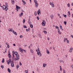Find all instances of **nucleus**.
Masks as SVG:
<instances>
[{"label":"nucleus","instance_id":"f257e3e1","mask_svg":"<svg viewBox=\"0 0 73 73\" xmlns=\"http://www.w3.org/2000/svg\"><path fill=\"white\" fill-rule=\"evenodd\" d=\"M50 5L52 7H54V5L53 3H52V2H50L49 3Z\"/></svg>","mask_w":73,"mask_h":73},{"label":"nucleus","instance_id":"f03ea898","mask_svg":"<svg viewBox=\"0 0 73 73\" xmlns=\"http://www.w3.org/2000/svg\"><path fill=\"white\" fill-rule=\"evenodd\" d=\"M45 21L43 20V22H42V25L43 26H45Z\"/></svg>","mask_w":73,"mask_h":73},{"label":"nucleus","instance_id":"7ed1b4c3","mask_svg":"<svg viewBox=\"0 0 73 73\" xmlns=\"http://www.w3.org/2000/svg\"><path fill=\"white\" fill-rule=\"evenodd\" d=\"M8 56L9 58H11L12 57V56H11V54H8Z\"/></svg>","mask_w":73,"mask_h":73},{"label":"nucleus","instance_id":"20e7f679","mask_svg":"<svg viewBox=\"0 0 73 73\" xmlns=\"http://www.w3.org/2000/svg\"><path fill=\"white\" fill-rule=\"evenodd\" d=\"M16 9H20L21 8L19 6H18L17 5H16Z\"/></svg>","mask_w":73,"mask_h":73},{"label":"nucleus","instance_id":"39448f33","mask_svg":"<svg viewBox=\"0 0 73 73\" xmlns=\"http://www.w3.org/2000/svg\"><path fill=\"white\" fill-rule=\"evenodd\" d=\"M11 2L13 5H14L15 4V1L14 0H11Z\"/></svg>","mask_w":73,"mask_h":73},{"label":"nucleus","instance_id":"423d86ee","mask_svg":"<svg viewBox=\"0 0 73 73\" xmlns=\"http://www.w3.org/2000/svg\"><path fill=\"white\" fill-rule=\"evenodd\" d=\"M37 13H38V14L39 15V13L40 14V9H39L38 11L37 12Z\"/></svg>","mask_w":73,"mask_h":73},{"label":"nucleus","instance_id":"0eeeda50","mask_svg":"<svg viewBox=\"0 0 73 73\" xmlns=\"http://www.w3.org/2000/svg\"><path fill=\"white\" fill-rule=\"evenodd\" d=\"M38 3H35V7H38Z\"/></svg>","mask_w":73,"mask_h":73},{"label":"nucleus","instance_id":"6e6552de","mask_svg":"<svg viewBox=\"0 0 73 73\" xmlns=\"http://www.w3.org/2000/svg\"><path fill=\"white\" fill-rule=\"evenodd\" d=\"M5 5H3L2 7L3 10H5Z\"/></svg>","mask_w":73,"mask_h":73},{"label":"nucleus","instance_id":"1a4fd4ad","mask_svg":"<svg viewBox=\"0 0 73 73\" xmlns=\"http://www.w3.org/2000/svg\"><path fill=\"white\" fill-rule=\"evenodd\" d=\"M22 2L23 3V5L26 4V3L25 2V1H24L23 0H22Z\"/></svg>","mask_w":73,"mask_h":73},{"label":"nucleus","instance_id":"9d476101","mask_svg":"<svg viewBox=\"0 0 73 73\" xmlns=\"http://www.w3.org/2000/svg\"><path fill=\"white\" fill-rule=\"evenodd\" d=\"M11 66L12 67H13L14 66V64H13V63H11Z\"/></svg>","mask_w":73,"mask_h":73},{"label":"nucleus","instance_id":"9b49d317","mask_svg":"<svg viewBox=\"0 0 73 73\" xmlns=\"http://www.w3.org/2000/svg\"><path fill=\"white\" fill-rule=\"evenodd\" d=\"M7 64H9V62H11V61H9V60H7Z\"/></svg>","mask_w":73,"mask_h":73},{"label":"nucleus","instance_id":"f8f14e48","mask_svg":"<svg viewBox=\"0 0 73 73\" xmlns=\"http://www.w3.org/2000/svg\"><path fill=\"white\" fill-rule=\"evenodd\" d=\"M46 64L43 63V67H45V66H46Z\"/></svg>","mask_w":73,"mask_h":73},{"label":"nucleus","instance_id":"ddd939ff","mask_svg":"<svg viewBox=\"0 0 73 73\" xmlns=\"http://www.w3.org/2000/svg\"><path fill=\"white\" fill-rule=\"evenodd\" d=\"M50 18H51V19H53V15H52L50 16Z\"/></svg>","mask_w":73,"mask_h":73},{"label":"nucleus","instance_id":"4468645a","mask_svg":"<svg viewBox=\"0 0 73 73\" xmlns=\"http://www.w3.org/2000/svg\"><path fill=\"white\" fill-rule=\"evenodd\" d=\"M73 50V49L72 48H70L69 50V52H72V50Z\"/></svg>","mask_w":73,"mask_h":73},{"label":"nucleus","instance_id":"2eb2a0df","mask_svg":"<svg viewBox=\"0 0 73 73\" xmlns=\"http://www.w3.org/2000/svg\"><path fill=\"white\" fill-rule=\"evenodd\" d=\"M5 10L6 11H7L8 10V7H5Z\"/></svg>","mask_w":73,"mask_h":73},{"label":"nucleus","instance_id":"dca6fc26","mask_svg":"<svg viewBox=\"0 0 73 73\" xmlns=\"http://www.w3.org/2000/svg\"><path fill=\"white\" fill-rule=\"evenodd\" d=\"M46 51L47 52V54H50L49 51H48V49L46 50Z\"/></svg>","mask_w":73,"mask_h":73},{"label":"nucleus","instance_id":"f3484780","mask_svg":"<svg viewBox=\"0 0 73 73\" xmlns=\"http://www.w3.org/2000/svg\"><path fill=\"white\" fill-rule=\"evenodd\" d=\"M7 70L9 73H11V70H10V69H9V68H8Z\"/></svg>","mask_w":73,"mask_h":73},{"label":"nucleus","instance_id":"a211bd4d","mask_svg":"<svg viewBox=\"0 0 73 73\" xmlns=\"http://www.w3.org/2000/svg\"><path fill=\"white\" fill-rule=\"evenodd\" d=\"M66 40H67V38H64V42H66Z\"/></svg>","mask_w":73,"mask_h":73},{"label":"nucleus","instance_id":"6ab92c4d","mask_svg":"<svg viewBox=\"0 0 73 73\" xmlns=\"http://www.w3.org/2000/svg\"><path fill=\"white\" fill-rule=\"evenodd\" d=\"M68 16L70 17V11L68 12Z\"/></svg>","mask_w":73,"mask_h":73},{"label":"nucleus","instance_id":"aec40b11","mask_svg":"<svg viewBox=\"0 0 73 73\" xmlns=\"http://www.w3.org/2000/svg\"><path fill=\"white\" fill-rule=\"evenodd\" d=\"M30 51L32 53H33L34 52V51H33V50L32 49H30Z\"/></svg>","mask_w":73,"mask_h":73},{"label":"nucleus","instance_id":"412c9836","mask_svg":"<svg viewBox=\"0 0 73 73\" xmlns=\"http://www.w3.org/2000/svg\"><path fill=\"white\" fill-rule=\"evenodd\" d=\"M28 23L29 25H31V23L30 22V20H28Z\"/></svg>","mask_w":73,"mask_h":73},{"label":"nucleus","instance_id":"4be33fe9","mask_svg":"<svg viewBox=\"0 0 73 73\" xmlns=\"http://www.w3.org/2000/svg\"><path fill=\"white\" fill-rule=\"evenodd\" d=\"M5 5H6V7H8V4L7 3H5Z\"/></svg>","mask_w":73,"mask_h":73},{"label":"nucleus","instance_id":"5701e85b","mask_svg":"<svg viewBox=\"0 0 73 73\" xmlns=\"http://www.w3.org/2000/svg\"><path fill=\"white\" fill-rule=\"evenodd\" d=\"M31 25H30V27L31 28H32L33 27V25H32V24H30Z\"/></svg>","mask_w":73,"mask_h":73},{"label":"nucleus","instance_id":"b1692460","mask_svg":"<svg viewBox=\"0 0 73 73\" xmlns=\"http://www.w3.org/2000/svg\"><path fill=\"white\" fill-rule=\"evenodd\" d=\"M2 63H3L4 62V59H3V60L2 61Z\"/></svg>","mask_w":73,"mask_h":73},{"label":"nucleus","instance_id":"393cba45","mask_svg":"<svg viewBox=\"0 0 73 73\" xmlns=\"http://www.w3.org/2000/svg\"><path fill=\"white\" fill-rule=\"evenodd\" d=\"M16 58H19V54H17L16 55Z\"/></svg>","mask_w":73,"mask_h":73},{"label":"nucleus","instance_id":"a878e982","mask_svg":"<svg viewBox=\"0 0 73 73\" xmlns=\"http://www.w3.org/2000/svg\"><path fill=\"white\" fill-rule=\"evenodd\" d=\"M9 32H12V30L11 29H9Z\"/></svg>","mask_w":73,"mask_h":73},{"label":"nucleus","instance_id":"bb28decb","mask_svg":"<svg viewBox=\"0 0 73 73\" xmlns=\"http://www.w3.org/2000/svg\"><path fill=\"white\" fill-rule=\"evenodd\" d=\"M60 29H62V27L61 26V25L60 26Z\"/></svg>","mask_w":73,"mask_h":73},{"label":"nucleus","instance_id":"cd10ccee","mask_svg":"<svg viewBox=\"0 0 73 73\" xmlns=\"http://www.w3.org/2000/svg\"><path fill=\"white\" fill-rule=\"evenodd\" d=\"M17 68V70L18 69V68H19V65L18 64H17V66H16Z\"/></svg>","mask_w":73,"mask_h":73},{"label":"nucleus","instance_id":"c85d7f7f","mask_svg":"<svg viewBox=\"0 0 73 73\" xmlns=\"http://www.w3.org/2000/svg\"><path fill=\"white\" fill-rule=\"evenodd\" d=\"M20 51L21 53L23 52V50L21 48L20 49Z\"/></svg>","mask_w":73,"mask_h":73},{"label":"nucleus","instance_id":"c756f323","mask_svg":"<svg viewBox=\"0 0 73 73\" xmlns=\"http://www.w3.org/2000/svg\"><path fill=\"white\" fill-rule=\"evenodd\" d=\"M23 27L24 28H27V26L26 25H24L23 26Z\"/></svg>","mask_w":73,"mask_h":73},{"label":"nucleus","instance_id":"7c9ffc66","mask_svg":"<svg viewBox=\"0 0 73 73\" xmlns=\"http://www.w3.org/2000/svg\"><path fill=\"white\" fill-rule=\"evenodd\" d=\"M17 54H18V53L17 52H15V55H17Z\"/></svg>","mask_w":73,"mask_h":73},{"label":"nucleus","instance_id":"2f4dec72","mask_svg":"<svg viewBox=\"0 0 73 73\" xmlns=\"http://www.w3.org/2000/svg\"><path fill=\"white\" fill-rule=\"evenodd\" d=\"M55 27L56 29H59V28L57 26H56Z\"/></svg>","mask_w":73,"mask_h":73},{"label":"nucleus","instance_id":"473e14b6","mask_svg":"<svg viewBox=\"0 0 73 73\" xmlns=\"http://www.w3.org/2000/svg\"><path fill=\"white\" fill-rule=\"evenodd\" d=\"M35 15L36 16V11H35L34 12Z\"/></svg>","mask_w":73,"mask_h":73},{"label":"nucleus","instance_id":"72a5a7b5","mask_svg":"<svg viewBox=\"0 0 73 73\" xmlns=\"http://www.w3.org/2000/svg\"><path fill=\"white\" fill-rule=\"evenodd\" d=\"M64 24L66 25L67 23L65 21H64Z\"/></svg>","mask_w":73,"mask_h":73},{"label":"nucleus","instance_id":"f704fd0d","mask_svg":"<svg viewBox=\"0 0 73 73\" xmlns=\"http://www.w3.org/2000/svg\"><path fill=\"white\" fill-rule=\"evenodd\" d=\"M1 67L2 69L4 68V66H3V65H1Z\"/></svg>","mask_w":73,"mask_h":73},{"label":"nucleus","instance_id":"c9c22d12","mask_svg":"<svg viewBox=\"0 0 73 73\" xmlns=\"http://www.w3.org/2000/svg\"><path fill=\"white\" fill-rule=\"evenodd\" d=\"M63 15H64V17H65V18H66V15L63 14Z\"/></svg>","mask_w":73,"mask_h":73},{"label":"nucleus","instance_id":"e433bc0d","mask_svg":"<svg viewBox=\"0 0 73 73\" xmlns=\"http://www.w3.org/2000/svg\"><path fill=\"white\" fill-rule=\"evenodd\" d=\"M34 2L35 3H37V1L35 0H34Z\"/></svg>","mask_w":73,"mask_h":73},{"label":"nucleus","instance_id":"4c0bfd02","mask_svg":"<svg viewBox=\"0 0 73 73\" xmlns=\"http://www.w3.org/2000/svg\"><path fill=\"white\" fill-rule=\"evenodd\" d=\"M39 53L40 56H41L42 55V54L40 53V52H39Z\"/></svg>","mask_w":73,"mask_h":73},{"label":"nucleus","instance_id":"58836bf2","mask_svg":"<svg viewBox=\"0 0 73 73\" xmlns=\"http://www.w3.org/2000/svg\"><path fill=\"white\" fill-rule=\"evenodd\" d=\"M67 6L68 7H70V4L69 3H68V4L67 5Z\"/></svg>","mask_w":73,"mask_h":73},{"label":"nucleus","instance_id":"ea45409f","mask_svg":"<svg viewBox=\"0 0 73 73\" xmlns=\"http://www.w3.org/2000/svg\"><path fill=\"white\" fill-rule=\"evenodd\" d=\"M23 24H24L25 23V19H23Z\"/></svg>","mask_w":73,"mask_h":73},{"label":"nucleus","instance_id":"a19ab883","mask_svg":"<svg viewBox=\"0 0 73 73\" xmlns=\"http://www.w3.org/2000/svg\"><path fill=\"white\" fill-rule=\"evenodd\" d=\"M38 52H40V49H39L38 48Z\"/></svg>","mask_w":73,"mask_h":73},{"label":"nucleus","instance_id":"79ce46f5","mask_svg":"<svg viewBox=\"0 0 73 73\" xmlns=\"http://www.w3.org/2000/svg\"><path fill=\"white\" fill-rule=\"evenodd\" d=\"M44 32V33L45 34H46L47 33V32L46 31H43V32Z\"/></svg>","mask_w":73,"mask_h":73},{"label":"nucleus","instance_id":"37998d69","mask_svg":"<svg viewBox=\"0 0 73 73\" xmlns=\"http://www.w3.org/2000/svg\"><path fill=\"white\" fill-rule=\"evenodd\" d=\"M14 34H15V35H17V33H16V32H15L14 33Z\"/></svg>","mask_w":73,"mask_h":73},{"label":"nucleus","instance_id":"c03bdc74","mask_svg":"<svg viewBox=\"0 0 73 73\" xmlns=\"http://www.w3.org/2000/svg\"><path fill=\"white\" fill-rule=\"evenodd\" d=\"M25 73H28V72L27 70H25Z\"/></svg>","mask_w":73,"mask_h":73},{"label":"nucleus","instance_id":"a18cd8bd","mask_svg":"<svg viewBox=\"0 0 73 73\" xmlns=\"http://www.w3.org/2000/svg\"><path fill=\"white\" fill-rule=\"evenodd\" d=\"M37 19L38 20H39V17H37Z\"/></svg>","mask_w":73,"mask_h":73},{"label":"nucleus","instance_id":"49530a36","mask_svg":"<svg viewBox=\"0 0 73 73\" xmlns=\"http://www.w3.org/2000/svg\"><path fill=\"white\" fill-rule=\"evenodd\" d=\"M58 33L60 35H61L62 33L61 32H58Z\"/></svg>","mask_w":73,"mask_h":73},{"label":"nucleus","instance_id":"de8ad7c7","mask_svg":"<svg viewBox=\"0 0 73 73\" xmlns=\"http://www.w3.org/2000/svg\"><path fill=\"white\" fill-rule=\"evenodd\" d=\"M20 38H23V36L21 35H20Z\"/></svg>","mask_w":73,"mask_h":73},{"label":"nucleus","instance_id":"09e8293b","mask_svg":"<svg viewBox=\"0 0 73 73\" xmlns=\"http://www.w3.org/2000/svg\"><path fill=\"white\" fill-rule=\"evenodd\" d=\"M12 55L13 56V57H15V54L12 53Z\"/></svg>","mask_w":73,"mask_h":73},{"label":"nucleus","instance_id":"8fccbe9b","mask_svg":"<svg viewBox=\"0 0 73 73\" xmlns=\"http://www.w3.org/2000/svg\"><path fill=\"white\" fill-rule=\"evenodd\" d=\"M16 58H17V60H19V57H17Z\"/></svg>","mask_w":73,"mask_h":73},{"label":"nucleus","instance_id":"3c124183","mask_svg":"<svg viewBox=\"0 0 73 73\" xmlns=\"http://www.w3.org/2000/svg\"><path fill=\"white\" fill-rule=\"evenodd\" d=\"M15 33V32L14 31V30L13 31V33L14 34Z\"/></svg>","mask_w":73,"mask_h":73},{"label":"nucleus","instance_id":"603ef678","mask_svg":"<svg viewBox=\"0 0 73 73\" xmlns=\"http://www.w3.org/2000/svg\"><path fill=\"white\" fill-rule=\"evenodd\" d=\"M39 36H40V38H41V36L40 34L39 35Z\"/></svg>","mask_w":73,"mask_h":73},{"label":"nucleus","instance_id":"864d4df0","mask_svg":"<svg viewBox=\"0 0 73 73\" xmlns=\"http://www.w3.org/2000/svg\"><path fill=\"white\" fill-rule=\"evenodd\" d=\"M58 33L59 32H60V30H59V29H58Z\"/></svg>","mask_w":73,"mask_h":73},{"label":"nucleus","instance_id":"5fc2aeb1","mask_svg":"<svg viewBox=\"0 0 73 73\" xmlns=\"http://www.w3.org/2000/svg\"><path fill=\"white\" fill-rule=\"evenodd\" d=\"M15 53V51H13V53H12V54H14Z\"/></svg>","mask_w":73,"mask_h":73},{"label":"nucleus","instance_id":"6e6d98bb","mask_svg":"<svg viewBox=\"0 0 73 73\" xmlns=\"http://www.w3.org/2000/svg\"><path fill=\"white\" fill-rule=\"evenodd\" d=\"M15 58V57H13H13H12V60H14V58Z\"/></svg>","mask_w":73,"mask_h":73},{"label":"nucleus","instance_id":"4d7b16f0","mask_svg":"<svg viewBox=\"0 0 73 73\" xmlns=\"http://www.w3.org/2000/svg\"><path fill=\"white\" fill-rule=\"evenodd\" d=\"M10 52V51L9 50L8 51V54H11V53Z\"/></svg>","mask_w":73,"mask_h":73},{"label":"nucleus","instance_id":"13d9d810","mask_svg":"<svg viewBox=\"0 0 73 73\" xmlns=\"http://www.w3.org/2000/svg\"><path fill=\"white\" fill-rule=\"evenodd\" d=\"M9 60H9V61H10V62H11V59L10 58H9Z\"/></svg>","mask_w":73,"mask_h":73},{"label":"nucleus","instance_id":"bf43d9fd","mask_svg":"<svg viewBox=\"0 0 73 73\" xmlns=\"http://www.w3.org/2000/svg\"><path fill=\"white\" fill-rule=\"evenodd\" d=\"M19 15H19V16H20V17H21V16H22V15L21 14H19Z\"/></svg>","mask_w":73,"mask_h":73},{"label":"nucleus","instance_id":"052dcab7","mask_svg":"<svg viewBox=\"0 0 73 73\" xmlns=\"http://www.w3.org/2000/svg\"><path fill=\"white\" fill-rule=\"evenodd\" d=\"M67 40V43H68L69 42V40Z\"/></svg>","mask_w":73,"mask_h":73},{"label":"nucleus","instance_id":"680f3d73","mask_svg":"<svg viewBox=\"0 0 73 73\" xmlns=\"http://www.w3.org/2000/svg\"><path fill=\"white\" fill-rule=\"evenodd\" d=\"M7 47L8 48H9V45H7Z\"/></svg>","mask_w":73,"mask_h":73},{"label":"nucleus","instance_id":"e2e57ef3","mask_svg":"<svg viewBox=\"0 0 73 73\" xmlns=\"http://www.w3.org/2000/svg\"><path fill=\"white\" fill-rule=\"evenodd\" d=\"M23 12H21V13L20 14L21 15H23Z\"/></svg>","mask_w":73,"mask_h":73},{"label":"nucleus","instance_id":"0e129e2a","mask_svg":"<svg viewBox=\"0 0 73 73\" xmlns=\"http://www.w3.org/2000/svg\"><path fill=\"white\" fill-rule=\"evenodd\" d=\"M13 46H16V44H13Z\"/></svg>","mask_w":73,"mask_h":73},{"label":"nucleus","instance_id":"69168bd1","mask_svg":"<svg viewBox=\"0 0 73 73\" xmlns=\"http://www.w3.org/2000/svg\"><path fill=\"white\" fill-rule=\"evenodd\" d=\"M71 66L72 68L73 69V65H71Z\"/></svg>","mask_w":73,"mask_h":73},{"label":"nucleus","instance_id":"338daca9","mask_svg":"<svg viewBox=\"0 0 73 73\" xmlns=\"http://www.w3.org/2000/svg\"><path fill=\"white\" fill-rule=\"evenodd\" d=\"M39 52H37V54H38V56H39Z\"/></svg>","mask_w":73,"mask_h":73},{"label":"nucleus","instance_id":"774afa93","mask_svg":"<svg viewBox=\"0 0 73 73\" xmlns=\"http://www.w3.org/2000/svg\"><path fill=\"white\" fill-rule=\"evenodd\" d=\"M71 37L73 38V36L72 35L71 36Z\"/></svg>","mask_w":73,"mask_h":73}]
</instances>
